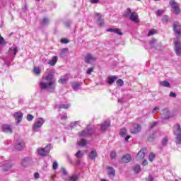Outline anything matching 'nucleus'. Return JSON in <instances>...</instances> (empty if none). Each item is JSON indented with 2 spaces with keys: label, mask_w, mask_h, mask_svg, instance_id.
I'll return each mask as SVG.
<instances>
[{
  "label": "nucleus",
  "mask_w": 181,
  "mask_h": 181,
  "mask_svg": "<svg viewBox=\"0 0 181 181\" xmlns=\"http://www.w3.org/2000/svg\"><path fill=\"white\" fill-rule=\"evenodd\" d=\"M119 134L121 136H125L127 135V129L123 128L120 130Z\"/></svg>",
  "instance_id": "4c0bfd02"
},
{
  "label": "nucleus",
  "mask_w": 181,
  "mask_h": 181,
  "mask_svg": "<svg viewBox=\"0 0 181 181\" xmlns=\"http://www.w3.org/2000/svg\"><path fill=\"white\" fill-rule=\"evenodd\" d=\"M69 74L64 75L60 77L58 83H59V84H66L67 81H69Z\"/></svg>",
  "instance_id": "4468645a"
},
{
  "label": "nucleus",
  "mask_w": 181,
  "mask_h": 181,
  "mask_svg": "<svg viewBox=\"0 0 181 181\" xmlns=\"http://www.w3.org/2000/svg\"><path fill=\"white\" fill-rule=\"evenodd\" d=\"M93 71H94V68H89L86 71V74L90 75Z\"/></svg>",
  "instance_id": "3c124183"
},
{
  "label": "nucleus",
  "mask_w": 181,
  "mask_h": 181,
  "mask_svg": "<svg viewBox=\"0 0 181 181\" xmlns=\"http://www.w3.org/2000/svg\"><path fill=\"white\" fill-rule=\"evenodd\" d=\"M168 19H169V18L168 17V16H164L163 17V22H164V23H166V22H168Z\"/></svg>",
  "instance_id": "13d9d810"
},
{
  "label": "nucleus",
  "mask_w": 181,
  "mask_h": 181,
  "mask_svg": "<svg viewBox=\"0 0 181 181\" xmlns=\"http://www.w3.org/2000/svg\"><path fill=\"white\" fill-rule=\"evenodd\" d=\"M67 53H69V49L64 48L61 51V56H65Z\"/></svg>",
  "instance_id": "e433bc0d"
},
{
  "label": "nucleus",
  "mask_w": 181,
  "mask_h": 181,
  "mask_svg": "<svg viewBox=\"0 0 181 181\" xmlns=\"http://www.w3.org/2000/svg\"><path fill=\"white\" fill-rule=\"evenodd\" d=\"M141 125L139 124H134L133 127L130 129V132L132 134H138V132H141Z\"/></svg>",
  "instance_id": "ddd939ff"
},
{
  "label": "nucleus",
  "mask_w": 181,
  "mask_h": 181,
  "mask_svg": "<svg viewBox=\"0 0 181 181\" xmlns=\"http://www.w3.org/2000/svg\"><path fill=\"white\" fill-rule=\"evenodd\" d=\"M40 88L43 91L54 93L56 88V79L54 78V71L49 70V73L43 76L42 81L39 83Z\"/></svg>",
  "instance_id": "f257e3e1"
},
{
  "label": "nucleus",
  "mask_w": 181,
  "mask_h": 181,
  "mask_svg": "<svg viewBox=\"0 0 181 181\" xmlns=\"http://www.w3.org/2000/svg\"><path fill=\"white\" fill-rule=\"evenodd\" d=\"M168 144V138L165 136L163 139V145L165 146Z\"/></svg>",
  "instance_id": "864d4df0"
},
{
  "label": "nucleus",
  "mask_w": 181,
  "mask_h": 181,
  "mask_svg": "<svg viewBox=\"0 0 181 181\" xmlns=\"http://www.w3.org/2000/svg\"><path fill=\"white\" fill-rule=\"evenodd\" d=\"M59 108L60 110L62 109H64V110H67L69 107H70V104L67 103V104H62V105H59Z\"/></svg>",
  "instance_id": "2f4dec72"
},
{
  "label": "nucleus",
  "mask_w": 181,
  "mask_h": 181,
  "mask_svg": "<svg viewBox=\"0 0 181 181\" xmlns=\"http://www.w3.org/2000/svg\"><path fill=\"white\" fill-rule=\"evenodd\" d=\"M153 159H155V154H153V153H151L148 156V160L150 162H153Z\"/></svg>",
  "instance_id": "a19ab883"
},
{
  "label": "nucleus",
  "mask_w": 181,
  "mask_h": 181,
  "mask_svg": "<svg viewBox=\"0 0 181 181\" xmlns=\"http://www.w3.org/2000/svg\"><path fill=\"white\" fill-rule=\"evenodd\" d=\"M130 20H132V22H135V23H138V22H139V19L138 18V13H136V12H132L130 14Z\"/></svg>",
  "instance_id": "f3484780"
},
{
  "label": "nucleus",
  "mask_w": 181,
  "mask_h": 181,
  "mask_svg": "<svg viewBox=\"0 0 181 181\" xmlns=\"http://www.w3.org/2000/svg\"><path fill=\"white\" fill-rule=\"evenodd\" d=\"M132 11L130 8H127V10L124 11V16H129L131 15Z\"/></svg>",
  "instance_id": "58836bf2"
},
{
  "label": "nucleus",
  "mask_w": 181,
  "mask_h": 181,
  "mask_svg": "<svg viewBox=\"0 0 181 181\" xmlns=\"http://www.w3.org/2000/svg\"><path fill=\"white\" fill-rule=\"evenodd\" d=\"M94 62H95V57H93L91 54H88L85 56V63L91 64V63H94Z\"/></svg>",
  "instance_id": "1a4fd4ad"
},
{
  "label": "nucleus",
  "mask_w": 181,
  "mask_h": 181,
  "mask_svg": "<svg viewBox=\"0 0 181 181\" xmlns=\"http://www.w3.org/2000/svg\"><path fill=\"white\" fill-rule=\"evenodd\" d=\"M117 86H118L119 87H121L122 86H124V81H122V79H119L117 81Z\"/></svg>",
  "instance_id": "49530a36"
},
{
  "label": "nucleus",
  "mask_w": 181,
  "mask_h": 181,
  "mask_svg": "<svg viewBox=\"0 0 181 181\" xmlns=\"http://www.w3.org/2000/svg\"><path fill=\"white\" fill-rule=\"evenodd\" d=\"M146 181H153V177L151 175L148 176V178Z\"/></svg>",
  "instance_id": "0e129e2a"
},
{
  "label": "nucleus",
  "mask_w": 181,
  "mask_h": 181,
  "mask_svg": "<svg viewBox=\"0 0 181 181\" xmlns=\"http://www.w3.org/2000/svg\"><path fill=\"white\" fill-rule=\"evenodd\" d=\"M146 165H148V160H144L143 161V165H144V166H146Z\"/></svg>",
  "instance_id": "774afa93"
},
{
  "label": "nucleus",
  "mask_w": 181,
  "mask_h": 181,
  "mask_svg": "<svg viewBox=\"0 0 181 181\" xmlns=\"http://www.w3.org/2000/svg\"><path fill=\"white\" fill-rule=\"evenodd\" d=\"M115 80H117L116 76H109L107 78V83L111 86L112 84H114Z\"/></svg>",
  "instance_id": "bb28decb"
},
{
  "label": "nucleus",
  "mask_w": 181,
  "mask_h": 181,
  "mask_svg": "<svg viewBox=\"0 0 181 181\" xmlns=\"http://www.w3.org/2000/svg\"><path fill=\"white\" fill-rule=\"evenodd\" d=\"M13 117L15 119H16L17 124H20L21 121H22V118H23V113H22V112H16L14 113Z\"/></svg>",
  "instance_id": "f8f14e48"
},
{
  "label": "nucleus",
  "mask_w": 181,
  "mask_h": 181,
  "mask_svg": "<svg viewBox=\"0 0 181 181\" xmlns=\"http://www.w3.org/2000/svg\"><path fill=\"white\" fill-rule=\"evenodd\" d=\"M173 30L175 33V36L177 37L179 36H180V24L179 23V22L175 21L173 23Z\"/></svg>",
  "instance_id": "423d86ee"
},
{
  "label": "nucleus",
  "mask_w": 181,
  "mask_h": 181,
  "mask_svg": "<svg viewBox=\"0 0 181 181\" xmlns=\"http://www.w3.org/2000/svg\"><path fill=\"white\" fill-rule=\"evenodd\" d=\"M155 33H156V30L151 29V30H150V31L148 32L147 36H153V35H155Z\"/></svg>",
  "instance_id": "c03bdc74"
},
{
  "label": "nucleus",
  "mask_w": 181,
  "mask_h": 181,
  "mask_svg": "<svg viewBox=\"0 0 181 181\" xmlns=\"http://www.w3.org/2000/svg\"><path fill=\"white\" fill-rule=\"evenodd\" d=\"M25 148V143L23 141H18L16 143L15 148L17 149V151H22Z\"/></svg>",
  "instance_id": "4be33fe9"
},
{
  "label": "nucleus",
  "mask_w": 181,
  "mask_h": 181,
  "mask_svg": "<svg viewBox=\"0 0 181 181\" xmlns=\"http://www.w3.org/2000/svg\"><path fill=\"white\" fill-rule=\"evenodd\" d=\"M45 122H46V120L43 117H38L33 126V132H39Z\"/></svg>",
  "instance_id": "f03ea898"
},
{
  "label": "nucleus",
  "mask_w": 181,
  "mask_h": 181,
  "mask_svg": "<svg viewBox=\"0 0 181 181\" xmlns=\"http://www.w3.org/2000/svg\"><path fill=\"white\" fill-rule=\"evenodd\" d=\"M37 153L40 155V156L45 157L47 155V153H46V151L45 148H38L37 149Z\"/></svg>",
  "instance_id": "c85d7f7f"
},
{
  "label": "nucleus",
  "mask_w": 181,
  "mask_h": 181,
  "mask_svg": "<svg viewBox=\"0 0 181 181\" xmlns=\"http://www.w3.org/2000/svg\"><path fill=\"white\" fill-rule=\"evenodd\" d=\"M106 32H111L113 33H116V35H119V36H122V32L119 28H108L106 30Z\"/></svg>",
  "instance_id": "dca6fc26"
},
{
  "label": "nucleus",
  "mask_w": 181,
  "mask_h": 181,
  "mask_svg": "<svg viewBox=\"0 0 181 181\" xmlns=\"http://www.w3.org/2000/svg\"><path fill=\"white\" fill-rule=\"evenodd\" d=\"M83 153H81V151H78L76 154L75 156L77 158V159H80V158H83Z\"/></svg>",
  "instance_id": "ea45409f"
},
{
  "label": "nucleus",
  "mask_w": 181,
  "mask_h": 181,
  "mask_svg": "<svg viewBox=\"0 0 181 181\" xmlns=\"http://www.w3.org/2000/svg\"><path fill=\"white\" fill-rule=\"evenodd\" d=\"M81 83H78L76 81L71 83V88L74 91H77L78 90H80V87H81Z\"/></svg>",
  "instance_id": "aec40b11"
},
{
  "label": "nucleus",
  "mask_w": 181,
  "mask_h": 181,
  "mask_svg": "<svg viewBox=\"0 0 181 181\" xmlns=\"http://www.w3.org/2000/svg\"><path fill=\"white\" fill-rule=\"evenodd\" d=\"M162 13H163V11H162V10L157 11V16H160V15H162Z\"/></svg>",
  "instance_id": "680f3d73"
},
{
  "label": "nucleus",
  "mask_w": 181,
  "mask_h": 181,
  "mask_svg": "<svg viewBox=\"0 0 181 181\" xmlns=\"http://www.w3.org/2000/svg\"><path fill=\"white\" fill-rule=\"evenodd\" d=\"M62 172L63 175H67V170H66L64 168H62Z\"/></svg>",
  "instance_id": "e2e57ef3"
},
{
  "label": "nucleus",
  "mask_w": 181,
  "mask_h": 181,
  "mask_svg": "<svg viewBox=\"0 0 181 181\" xmlns=\"http://www.w3.org/2000/svg\"><path fill=\"white\" fill-rule=\"evenodd\" d=\"M52 149L51 148V145L50 144H47L44 150L45 151L47 155V153H49V152H50V150Z\"/></svg>",
  "instance_id": "f704fd0d"
},
{
  "label": "nucleus",
  "mask_w": 181,
  "mask_h": 181,
  "mask_svg": "<svg viewBox=\"0 0 181 181\" xmlns=\"http://www.w3.org/2000/svg\"><path fill=\"white\" fill-rule=\"evenodd\" d=\"M145 155H146V150L143 148L137 153L136 156V160H142L145 158Z\"/></svg>",
  "instance_id": "6e6552de"
},
{
  "label": "nucleus",
  "mask_w": 181,
  "mask_h": 181,
  "mask_svg": "<svg viewBox=\"0 0 181 181\" xmlns=\"http://www.w3.org/2000/svg\"><path fill=\"white\" fill-rule=\"evenodd\" d=\"M30 158L29 157H25L22 160H21V165L22 166H23L24 168H26V166H28L29 165V163H30Z\"/></svg>",
  "instance_id": "412c9836"
},
{
  "label": "nucleus",
  "mask_w": 181,
  "mask_h": 181,
  "mask_svg": "<svg viewBox=\"0 0 181 181\" xmlns=\"http://www.w3.org/2000/svg\"><path fill=\"white\" fill-rule=\"evenodd\" d=\"M98 156L97 153V151L93 150L91 152L89 153L88 158L91 159V160H95V158Z\"/></svg>",
  "instance_id": "a211bd4d"
},
{
  "label": "nucleus",
  "mask_w": 181,
  "mask_h": 181,
  "mask_svg": "<svg viewBox=\"0 0 181 181\" xmlns=\"http://www.w3.org/2000/svg\"><path fill=\"white\" fill-rule=\"evenodd\" d=\"M11 168H12V165L6 163L3 165L2 169L4 172H8Z\"/></svg>",
  "instance_id": "c756f323"
},
{
  "label": "nucleus",
  "mask_w": 181,
  "mask_h": 181,
  "mask_svg": "<svg viewBox=\"0 0 181 181\" xmlns=\"http://www.w3.org/2000/svg\"><path fill=\"white\" fill-rule=\"evenodd\" d=\"M134 170L135 173H139L141 172V165H136V166H134Z\"/></svg>",
  "instance_id": "72a5a7b5"
},
{
  "label": "nucleus",
  "mask_w": 181,
  "mask_h": 181,
  "mask_svg": "<svg viewBox=\"0 0 181 181\" xmlns=\"http://www.w3.org/2000/svg\"><path fill=\"white\" fill-rule=\"evenodd\" d=\"M170 97H173V98H176V93H175L173 92H170Z\"/></svg>",
  "instance_id": "052dcab7"
},
{
  "label": "nucleus",
  "mask_w": 181,
  "mask_h": 181,
  "mask_svg": "<svg viewBox=\"0 0 181 181\" xmlns=\"http://www.w3.org/2000/svg\"><path fill=\"white\" fill-rule=\"evenodd\" d=\"M95 16H97V18H98V26H100V27L104 26V20H103L101 18V14L98 13H96Z\"/></svg>",
  "instance_id": "b1692460"
},
{
  "label": "nucleus",
  "mask_w": 181,
  "mask_h": 181,
  "mask_svg": "<svg viewBox=\"0 0 181 181\" xmlns=\"http://www.w3.org/2000/svg\"><path fill=\"white\" fill-rule=\"evenodd\" d=\"M62 43L67 44L69 42H70L68 39L63 38L61 40Z\"/></svg>",
  "instance_id": "6e6d98bb"
},
{
  "label": "nucleus",
  "mask_w": 181,
  "mask_h": 181,
  "mask_svg": "<svg viewBox=\"0 0 181 181\" xmlns=\"http://www.w3.org/2000/svg\"><path fill=\"white\" fill-rule=\"evenodd\" d=\"M157 112H159V107H156L153 110V114H156Z\"/></svg>",
  "instance_id": "4d7b16f0"
},
{
  "label": "nucleus",
  "mask_w": 181,
  "mask_h": 181,
  "mask_svg": "<svg viewBox=\"0 0 181 181\" xmlns=\"http://www.w3.org/2000/svg\"><path fill=\"white\" fill-rule=\"evenodd\" d=\"M155 138H156V132H154L151 136H149L148 141L150 142H152V141H153V139H155Z\"/></svg>",
  "instance_id": "37998d69"
},
{
  "label": "nucleus",
  "mask_w": 181,
  "mask_h": 181,
  "mask_svg": "<svg viewBox=\"0 0 181 181\" xmlns=\"http://www.w3.org/2000/svg\"><path fill=\"white\" fill-rule=\"evenodd\" d=\"M107 175L109 176H115V169H114V168L112 167H107Z\"/></svg>",
  "instance_id": "a878e982"
},
{
  "label": "nucleus",
  "mask_w": 181,
  "mask_h": 181,
  "mask_svg": "<svg viewBox=\"0 0 181 181\" xmlns=\"http://www.w3.org/2000/svg\"><path fill=\"white\" fill-rule=\"evenodd\" d=\"M39 176H40L39 173H35L34 174V177H35V179H39Z\"/></svg>",
  "instance_id": "69168bd1"
},
{
  "label": "nucleus",
  "mask_w": 181,
  "mask_h": 181,
  "mask_svg": "<svg viewBox=\"0 0 181 181\" xmlns=\"http://www.w3.org/2000/svg\"><path fill=\"white\" fill-rule=\"evenodd\" d=\"M169 4L170 5L175 15H179V13H180V8H179V4L176 3V1H175L174 0H171Z\"/></svg>",
  "instance_id": "20e7f679"
},
{
  "label": "nucleus",
  "mask_w": 181,
  "mask_h": 181,
  "mask_svg": "<svg viewBox=\"0 0 181 181\" xmlns=\"http://www.w3.org/2000/svg\"><path fill=\"white\" fill-rule=\"evenodd\" d=\"M18 53V47H11L8 50V55L10 56L11 59H13Z\"/></svg>",
  "instance_id": "9b49d317"
},
{
  "label": "nucleus",
  "mask_w": 181,
  "mask_h": 181,
  "mask_svg": "<svg viewBox=\"0 0 181 181\" xmlns=\"http://www.w3.org/2000/svg\"><path fill=\"white\" fill-rule=\"evenodd\" d=\"M161 118L162 119L166 120L170 118V112L168 109H163L161 113Z\"/></svg>",
  "instance_id": "0eeeda50"
},
{
  "label": "nucleus",
  "mask_w": 181,
  "mask_h": 181,
  "mask_svg": "<svg viewBox=\"0 0 181 181\" xmlns=\"http://www.w3.org/2000/svg\"><path fill=\"white\" fill-rule=\"evenodd\" d=\"M156 125H158V122H153L151 123H149V127L152 129L153 128H155V127H156Z\"/></svg>",
  "instance_id": "a18cd8bd"
},
{
  "label": "nucleus",
  "mask_w": 181,
  "mask_h": 181,
  "mask_svg": "<svg viewBox=\"0 0 181 181\" xmlns=\"http://www.w3.org/2000/svg\"><path fill=\"white\" fill-rule=\"evenodd\" d=\"M27 119L28 121H33V115L29 114L27 115Z\"/></svg>",
  "instance_id": "603ef678"
},
{
  "label": "nucleus",
  "mask_w": 181,
  "mask_h": 181,
  "mask_svg": "<svg viewBox=\"0 0 181 181\" xmlns=\"http://www.w3.org/2000/svg\"><path fill=\"white\" fill-rule=\"evenodd\" d=\"M94 134V130L91 127V125H88L87 128L78 133L79 136H91Z\"/></svg>",
  "instance_id": "7ed1b4c3"
},
{
  "label": "nucleus",
  "mask_w": 181,
  "mask_h": 181,
  "mask_svg": "<svg viewBox=\"0 0 181 181\" xmlns=\"http://www.w3.org/2000/svg\"><path fill=\"white\" fill-rule=\"evenodd\" d=\"M174 128H175V130H174L175 135H180V134H181L180 125L176 124L175 126H174Z\"/></svg>",
  "instance_id": "cd10ccee"
},
{
  "label": "nucleus",
  "mask_w": 181,
  "mask_h": 181,
  "mask_svg": "<svg viewBox=\"0 0 181 181\" xmlns=\"http://www.w3.org/2000/svg\"><path fill=\"white\" fill-rule=\"evenodd\" d=\"M91 4H98L99 0H90Z\"/></svg>",
  "instance_id": "338daca9"
},
{
  "label": "nucleus",
  "mask_w": 181,
  "mask_h": 181,
  "mask_svg": "<svg viewBox=\"0 0 181 181\" xmlns=\"http://www.w3.org/2000/svg\"><path fill=\"white\" fill-rule=\"evenodd\" d=\"M47 23H49V19L43 18V20H42V25H47Z\"/></svg>",
  "instance_id": "5fc2aeb1"
},
{
  "label": "nucleus",
  "mask_w": 181,
  "mask_h": 181,
  "mask_svg": "<svg viewBox=\"0 0 181 181\" xmlns=\"http://www.w3.org/2000/svg\"><path fill=\"white\" fill-rule=\"evenodd\" d=\"M1 129L5 134H12V127L9 124H4L1 126Z\"/></svg>",
  "instance_id": "9d476101"
},
{
  "label": "nucleus",
  "mask_w": 181,
  "mask_h": 181,
  "mask_svg": "<svg viewBox=\"0 0 181 181\" xmlns=\"http://www.w3.org/2000/svg\"><path fill=\"white\" fill-rule=\"evenodd\" d=\"M4 43H5V39L0 35V45H4Z\"/></svg>",
  "instance_id": "bf43d9fd"
},
{
  "label": "nucleus",
  "mask_w": 181,
  "mask_h": 181,
  "mask_svg": "<svg viewBox=\"0 0 181 181\" xmlns=\"http://www.w3.org/2000/svg\"><path fill=\"white\" fill-rule=\"evenodd\" d=\"M78 124H80V121H75L74 122H71V128L76 127V125H78Z\"/></svg>",
  "instance_id": "09e8293b"
},
{
  "label": "nucleus",
  "mask_w": 181,
  "mask_h": 181,
  "mask_svg": "<svg viewBox=\"0 0 181 181\" xmlns=\"http://www.w3.org/2000/svg\"><path fill=\"white\" fill-rule=\"evenodd\" d=\"M115 156H117V153H115V151H112L110 153L111 159H115Z\"/></svg>",
  "instance_id": "8fccbe9b"
},
{
  "label": "nucleus",
  "mask_w": 181,
  "mask_h": 181,
  "mask_svg": "<svg viewBox=\"0 0 181 181\" xmlns=\"http://www.w3.org/2000/svg\"><path fill=\"white\" fill-rule=\"evenodd\" d=\"M175 50L177 56L181 55V42L177 39L174 40Z\"/></svg>",
  "instance_id": "39448f33"
},
{
  "label": "nucleus",
  "mask_w": 181,
  "mask_h": 181,
  "mask_svg": "<svg viewBox=\"0 0 181 181\" xmlns=\"http://www.w3.org/2000/svg\"><path fill=\"white\" fill-rule=\"evenodd\" d=\"M78 175L73 174L69 176L68 179L65 180V181H78Z\"/></svg>",
  "instance_id": "393cba45"
},
{
  "label": "nucleus",
  "mask_w": 181,
  "mask_h": 181,
  "mask_svg": "<svg viewBox=\"0 0 181 181\" xmlns=\"http://www.w3.org/2000/svg\"><path fill=\"white\" fill-rule=\"evenodd\" d=\"M57 60H59V57H57V56H54L52 59L47 62V64H49V66H56Z\"/></svg>",
  "instance_id": "5701e85b"
},
{
  "label": "nucleus",
  "mask_w": 181,
  "mask_h": 181,
  "mask_svg": "<svg viewBox=\"0 0 181 181\" xmlns=\"http://www.w3.org/2000/svg\"><path fill=\"white\" fill-rule=\"evenodd\" d=\"M175 135H176L175 144H177V145H181V134H175Z\"/></svg>",
  "instance_id": "7c9ffc66"
},
{
  "label": "nucleus",
  "mask_w": 181,
  "mask_h": 181,
  "mask_svg": "<svg viewBox=\"0 0 181 181\" xmlns=\"http://www.w3.org/2000/svg\"><path fill=\"white\" fill-rule=\"evenodd\" d=\"M78 145H80V146H86V145H87V141H86L85 139H82L81 141L78 142Z\"/></svg>",
  "instance_id": "79ce46f5"
},
{
  "label": "nucleus",
  "mask_w": 181,
  "mask_h": 181,
  "mask_svg": "<svg viewBox=\"0 0 181 181\" xmlns=\"http://www.w3.org/2000/svg\"><path fill=\"white\" fill-rule=\"evenodd\" d=\"M110 124H111L110 121H105L104 123H103L100 125V131L104 132V131L110 127Z\"/></svg>",
  "instance_id": "6ab92c4d"
},
{
  "label": "nucleus",
  "mask_w": 181,
  "mask_h": 181,
  "mask_svg": "<svg viewBox=\"0 0 181 181\" xmlns=\"http://www.w3.org/2000/svg\"><path fill=\"white\" fill-rule=\"evenodd\" d=\"M160 86H163V87H170V83H169V82L164 81L160 82Z\"/></svg>",
  "instance_id": "c9c22d12"
},
{
  "label": "nucleus",
  "mask_w": 181,
  "mask_h": 181,
  "mask_svg": "<svg viewBox=\"0 0 181 181\" xmlns=\"http://www.w3.org/2000/svg\"><path fill=\"white\" fill-rule=\"evenodd\" d=\"M41 71H42V70L39 67H37V66L34 67L33 72L37 76H39V74L41 73Z\"/></svg>",
  "instance_id": "473e14b6"
},
{
  "label": "nucleus",
  "mask_w": 181,
  "mask_h": 181,
  "mask_svg": "<svg viewBox=\"0 0 181 181\" xmlns=\"http://www.w3.org/2000/svg\"><path fill=\"white\" fill-rule=\"evenodd\" d=\"M132 159V157H131V155L127 154V155H124L122 158L121 163H129V162H131Z\"/></svg>",
  "instance_id": "2eb2a0df"
},
{
  "label": "nucleus",
  "mask_w": 181,
  "mask_h": 181,
  "mask_svg": "<svg viewBox=\"0 0 181 181\" xmlns=\"http://www.w3.org/2000/svg\"><path fill=\"white\" fill-rule=\"evenodd\" d=\"M58 166H59V163H57V161H54L52 165V169H54V170H56Z\"/></svg>",
  "instance_id": "de8ad7c7"
}]
</instances>
